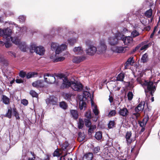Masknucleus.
<instances>
[{
	"instance_id": "f257e3e1",
	"label": "nucleus",
	"mask_w": 160,
	"mask_h": 160,
	"mask_svg": "<svg viewBox=\"0 0 160 160\" xmlns=\"http://www.w3.org/2000/svg\"><path fill=\"white\" fill-rule=\"evenodd\" d=\"M137 80L142 85L144 88L147 97H149L150 95L153 96V94L156 90L157 86L155 83L149 80H145L144 82H142L139 77L137 78Z\"/></svg>"
},
{
	"instance_id": "f03ea898",
	"label": "nucleus",
	"mask_w": 160,
	"mask_h": 160,
	"mask_svg": "<svg viewBox=\"0 0 160 160\" xmlns=\"http://www.w3.org/2000/svg\"><path fill=\"white\" fill-rule=\"evenodd\" d=\"M60 79L62 80L63 82L61 86V88L71 87L72 89L76 91H80L82 88V85L79 82H75L74 81L69 80L66 78H61V75L59 76Z\"/></svg>"
},
{
	"instance_id": "7ed1b4c3",
	"label": "nucleus",
	"mask_w": 160,
	"mask_h": 160,
	"mask_svg": "<svg viewBox=\"0 0 160 160\" xmlns=\"http://www.w3.org/2000/svg\"><path fill=\"white\" fill-rule=\"evenodd\" d=\"M87 46L88 48L86 49V52L88 55H94L97 51L99 54L103 53L104 52L107 48L104 40L101 41L98 47L97 50L96 47L92 45H87Z\"/></svg>"
},
{
	"instance_id": "20e7f679",
	"label": "nucleus",
	"mask_w": 160,
	"mask_h": 160,
	"mask_svg": "<svg viewBox=\"0 0 160 160\" xmlns=\"http://www.w3.org/2000/svg\"><path fill=\"white\" fill-rule=\"evenodd\" d=\"M52 74H49V73H46L44 75V80L45 82L49 84H52L54 83L56 81V79L55 76L57 77L58 79H60V81H62L60 78L59 75H61V78H64L63 77V75L62 74H58L57 75H55Z\"/></svg>"
},
{
	"instance_id": "39448f33",
	"label": "nucleus",
	"mask_w": 160,
	"mask_h": 160,
	"mask_svg": "<svg viewBox=\"0 0 160 160\" xmlns=\"http://www.w3.org/2000/svg\"><path fill=\"white\" fill-rule=\"evenodd\" d=\"M30 51L31 52H36L40 55H43L45 50L44 48L42 46L37 47L34 44H32L30 48Z\"/></svg>"
},
{
	"instance_id": "423d86ee",
	"label": "nucleus",
	"mask_w": 160,
	"mask_h": 160,
	"mask_svg": "<svg viewBox=\"0 0 160 160\" xmlns=\"http://www.w3.org/2000/svg\"><path fill=\"white\" fill-rule=\"evenodd\" d=\"M88 98H91V94L88 91H85L83 92V96L82 100H80L79 103V108L81 110L83 109V108L85 109L86 107V101Z\"/></svg>"
},
{
	"instance_id": "0eeeda50",
	"label": "nucleus",
	"mask_w": 160,
	"mask_h": 160,
	"mask_svg": "<svg viewBox=\"0 0 160 160\" xmlns=\"http://www.w3.org/2000/svg\"><path fill=\"white\" fill-rule=\"evenodd\" d=\"M123 36V35L120 32H118L116 34L115 37L109 38L108 39V42L111 45H115L118 43V40L122 39Z\"/></svg>"
},
{
	"instance_id": "6e6552de",
	"label": "nucleus",
	"mask_w": 160,
	"mask_h": 160,
	"mask_svg": "<svg viewBox=\"0 0 160 160\" xmlns=\"http://www.w3.org/2000/svg\"><path fill=\"white\" fill-rule=\"evenodd\" d=\"M12 33L11 30L8 28L2 30L0 28V36H3V38L7 40L9 39V40H10Z\"/></svg>"
},
{
	"instance_id": "1a4fd4ad",
	"label": "nucleus",
	"mask_w": 160,
	"mask_h": 160,
	"mask_svg": "<svg viewBox=\"0 0 160 160\" xmlns=\"http://www.w3.org/2000/svg\"><path fill=\"white\" fill-rule=\"evenodd\" d=\"M4 40H5V42H6L5 43L4 45H5V47L6 48H9L11 46V44L10 42L11 41L16 45L18 44L20 42L18 38L17 37L12 38L11 36L10 40H9V39L7 40L5 38H4Z\"/></svg>"
},
{
	"instance_id": "9d476101",
	"label": "nucleus",
	"mask_w": 160,
	"mask_h": 160,
	"mask_svg": "<svg viewBox=\"0 0 160 160\" xmlns=\"http://www.w3.org/2000/svg\"><path fill=\"white\" fill-rule=\"evenodd\" d=\"M124 36L122 37V39L125 44L129 45L132 43L133 42V38L131 37L127 36L123 37Z\"/></svg>"
},
{
	"instance_id": "9b49d317",
	"label": "nucleus",
	"mask_w": 160,
	"mask_h": 160,
	"mask_svg": "<svg viewBox=\"0 0 160 160\" xmlns=\"http://www.w3.org/2000/svg\"><path fill=\"white\" fill-rule=\"evenodd\" d=\"M9 24H10L9 22ZM10 24L14 25V26L13 28V29H16L18 31V32H21L24 33L26 31L27 28L26 27H24L21 28L20 27H18L17 25L15 24H14V22H11L10 23Z\"/></svg>"
},
{
	"instance_id": "f8f14e48",
	"label": "nucleus",
	"mask_w": 160,
	"mask_h": 160,
	"mask_svg": "<svg viewBox=\"0 0 160 160\" xmlns=\"http://www.w3.org/2000/svg\"><path fill=\"white\" fill-rule=\"evenodd\" d=\"M118 114L120 116L126 117L128 115L129 112L126 108H123L120 109L118 112Z\"/></svg>"
},
{
	"instance_id": "ddd939ff",
	"label": "nucleus",
	"mask_w": 160,
	"mask_h": 160,
	"mask_svg": "<svg viewBox=\"0 0 160 160\" xmlns=\"http://www.w3.org/2000/svg\"><path fill=\"white\" fill-rule=\"evenodd\" d=\"M125 47H114L112 48V50L114 52L118 53H121L124 52Z\"/></svg>"
},
{
	"instance_id": "4468645a",
	"label": "nucleus",
	"mask_w": 160,
	"mask_h": 160,
	"mask_svg": "<svg viewBox=\"0 0 160 160\" xmlns=\"http://www.w3.org/2000/svg\"><path fill=\"white\" fill-rule=\"evenodd\" d=\"M20 42L17 45H18L21 51L23 52H25L27 48V46L25 42H21L20 39H19Z\"/></svg>"
},
{
	"instance_id": "2eb2a0df",
	"label": "nucleus",
	"mask_w": 160,
	"mask_h": 160,
	"mask_svg": "<svg viewBox=\"0 0 160 160\" xmlns=\"http://www.w3.org/2000/svg\"><path fill=\"white\" fill-rule=\"evenodd\" d=\"M91 105L92 111L95 115L97 116L99 114V112L97 106L94 103L92 100H91Z\"/></svg>"
},
{
	"instance_id": "dca6fc26",
	"label": "nucleus",
	"mask_w": 160,
	"mask_h": 160,
	"mask_svg": "<svg viewBox=\"0 0 160 160\" xmlns=\"http://www.w3.org/2000/svg\"><path fill=\"white\" fill-rule=\"evenodd\" d=\"M144 102H141L139 104L138 106L135 108V111L139 112L142 111L144 109Z\"/></svg>"
},
{
	"instance_id": "f3484780",
	"label": "nucleus",
	"mask_w": 160,
	"mask_h": 160,
	"mask_svg": "<svg viewBox=\"0 0 160 160\" xmlns=\"http://www.w3.org/2000/svg\"><path fill=\"white\" fill-rule=\"evenodd\" d=\"M59 45L58 43L52 42L51 44V47L52 50L56 51V53L58 54L60 53V51L58 50Z\"/></svg>"
},
{
	"instance_id": "a211bd4d",
	"label": "nucleus",
	"mask_w": 160,
	"mask_h": 160,
	"mask_svg": "<svg viewBox=\"0 0 160 160\" xmlns=\"http://www.w3.org/2000/svg\"><path fill=\"white\" fill-rule=\"evenodd\" d=\"M93 157V154L91 152H88L85 154L82 158V160H92Z\"/></svg>"
},
{
	"instance_id": "6ab92c4d",
	"label": "nucleus",
	"mask_w": 160,
	"mask_h": 160,
	"mask_svg": "<svg viewBox=\"0 0 160 160\" xmlns=\"http://www.w3.org/2000/svg\"><path fill=\"white\" fill-rule=\"evenodd\" d=\"M43 81L41 80H38L32 83V85L36 87H42L44 86L43 84Z\"/></svg>"
},
{
	"instance_id": "aec40b11",
	"label": "nucleus",
	"mask_w": 160,
	"mask_h": 160,
	"mask_svg": "<svg viewBox=\"0 0 160 160\" xmlns=\"http://www.w3.org/2000/svg\"><path fill=\"white\" fill-rule=\"evenodd\" d=\"M46 102L48 105L49 104L52 105H56L57 103V99L55 97H54L53 98H50L49 99H47Z\"/></svg>"
},
{
	"instance_id": "412c9836",
	"label": "nucleus",
	"mask_w": 160,
	"mask_h": 160,
	"mask_svg": "<svg viewBox=\"0 0 160 160\" xmlns=\"http://www.w3.org/2000/svg\"><path fill=\"white\" fill-rule=\"evenodd\" d=\"M131 135L132 133L130 132H128L126 133L125 138L126 141L128 144H130L132 141V139L131 138Z\"/></svg>"
},
{
	"instance_id": "4be33fe9",
	"label": "nucleus",
	"mask_w": 160,
	"mask_h": 160,
	"mask_svg": "<svg viewBox=\"0 0 160 160\" xmlns=\"http://www.w3.org/2000/svg\"><path fill=\"white\" fill-rule=\"evenodd\" d=\"M134 60H133V57H131L129 58L127 60V61L125 63V68L126 69L127 68V67L129 65H132L134 62Z\"/></svg>"
},
{
	"instance_id": "5701e85b",
	"label": "nucleus",
	"mask_w": 160,
	"mask_h": 160,
	"mask_svg": "<svg viewBox=\"0 0 160 160\" xmlns=\"http://www.w3.org/2000/svg\"><path fill=\"white\" fill-rule=\"evenodd\" d=\"M73 51L77 54H80L82 53L83 51L81 47H75Z\"/></svg>"
},
{
	"instance_id": "b1692460",
	"label": "nucleus",
	"mask_w": 160,
	"mask_h": 160,
	"mask_svg": "<svg viewBox=\"0 0 160 160\" xmlns=\"http://www.w3.org/2000/svg\"><path fill=\"white\" fill-rule=\"evenodd\" d=\"M84 59V58L80 57H75L73 58L72 61L73 62L78 63L83 61Z\"/></svg>"
},
{
	"instance_id": "393cba45",
	"label": "nucleus",
	"mask_w": 160,
	"mask_h": 160,
	"mask_svg": "<svg viewBox=\"0 0 160 160\" xmlns=\"http://www.w3.org/2000/svg\"><path fill=\"white\" fill-rule=\"evenodd\" d=\"M70 113L72 117L75 119L78 118V111L74 110H72L70 111Z\"/></svg>"
},
{
	"instance_id": "a878e982",
	"label": "nucleus",
	"mask_w": 160,
	"mask_h": 160,
	"mask_svg": "<svg viewBox=\"0 0 160 160\" xmlns=\"http://www.w3.org/2000/svg\"><path fill=\"white\" fill-rule=\"evenodd\" d=\"M148 60V55L147 53L144 54L141 58V62L143 63L147 62Z\"/></svg>"
},
{
	"instance_id": "bb28decb",
	"label": "nucleus",
	"mask_w": 160,
	"mask_h": 160,
	"mask_svg": "<svg viewBox=\"0 0 160 160\" xmlns=\"http://www.w3.org/2000/svg\"><path fill=\"white\" fill-rule=\"evenodd\" d=\"M138 112L133 111L132 113V117L133 119H137L140 116V113Z\"/></svg>"
},
{
	"instance_id": "cd10ccee",
	"label": "nucleus",
	"mask_w": 160,
	"mask_h": 160,
	"mask_svg": "<svg viewBox=\"0 0 160 160\" xmlns=\"http://www.w3.org/2000/svg\"><path fill=\"white\" fill-rule=\"evenodd\" d=\"M88 131V133L89 135H91L93 132L94 130L96 128V126L94 125H92L89 127Z\"/></svg>"
},
{
	"instance_id": "c85d7f7f",
	"label": "nucleus",
	"mask_w": 160,
	"mask_h": 160,
	"mask_svg": "<svg viewBox=\"0 0 160 160\" xmlns=\"http://www.w3.org/2000/svg\"><path fill=\"white\" fill-rule=\"evenodd\" d=\"M2 102L6 104H8L9 102V99L5 96L3 95L2 98Z\"/></svg>"
},
{
	"instance_id": "c756f323",
	"label": "nucleus",
	"mask_w": 160,
	"mask_h": 160,
	"mask_svg": "<svg viewBox=\"0 0 160 160\" xmlns=\"http://www.w3.org/2000/svg\"><path fill=\"white\" fill-rule=\"evenodd\" d=\"M77 39L76 38H71L68 39V42L71 45H73L75 43Z\"/></svg>"
},
{
	"instance_id": "7c9ffc66",
	"label": "nucleus",
	"mask_w": 160,
	"mask_h": 160,
	"mask_svg": "<svg viewBox=\"0 0 160 160\" xmlns=\"http://www.w3.org/2000/svg\"><path fill=\"white\" fill-rule=\"evenodd\" d=\"M152 44V42H150L148 44H145L140 48V50L142 51L143 50H145L146 49H147L149 46H151Z\"/></svg>"
},
{
	"instance_id": "2f4dec72",
	"label": "nucleus",
	"mask_w": 160,
	"mask_h": 160,
	"mask_svg": "<svg viewBox=\"0 0 160 160\" xmlns=\"http://www.w3.org/2000/svg\"><path fill=\"white\" fill-rule=\"evenodd\" d=\"M145 15L148 18H150L152 14V10L150 9L147 11L145 12Z\"/></svg>"
},
{
	"instance_id": "473e14b6",
	"label": "nucleus",
	"mask_w": 160,
	"mask_h": 160,
	"mask_svg": "<svg viewBox=\"0 0 160 160\" xmlns=\"http://www.w3.org/2000/svg\"><path fill=\"white\" fill-rule=\"evenodd\" d=\"M124 78V75L123 73H120L119 74L117 77V80L118 81H122Z\"/></svg>"
},
{
	"instance_id": "72a5a7b5",
	"label": "nucleus",
	"mask_w": 160,
	"mask_h": 160,
	"mask_svg": "<svg viewBox=\"0 0 160 160\" xmlns=\"http://www.w3.org/2000/svg\"><path fill=\"white\" fill-rule=\"evenodd\" d=\"M67 48V46L65 44H62L61 45L58 46V50L60 51V52L66 49Z\"/></svg>"
},
{
	"instance_id": "f704fd0d",
	"label": "nucleus",
	"mask_w": 160,
	"mask_h": 160,
	"mask_svg": "<svg viewBox=\"0 0 160 160\" xmlns=\"http://www.w3.org/2000/svg\"><path fill=\"white\" fill-rule=\"evenodd\" d=\"M37 73L35 72H29L27 73V74H26V78L28 79L30 78H31L32 77H34L35 75H37Z\"/></svg>"
},
{
	"instance_id": "c9c22d12",
	"label": "nucleus",
	"mask_w": 160,
	"mask_h": 160,
	"mask_svg": "<svg viewBox=\"0 0 160 160\" xmlns=\"http://www.w3.org/2000/svg\"><path fill=\"white\" fill-rule=\"evenodd\" d=\"M102 133L101 132H98L96 133L95 135V137L96 139L100 140L102 138Z\"/></svg>"
},
{
	"instance_id": "e433bc0d",
	"label": "nucleus",
	"mask_w": 160,
	"mask_h": 160,
	"mask_svg": "<svg viewBox=\"0 0 160 160\" xmlns=\"http://www.w3.org/2000/svg\"><path fill=\"white\" fill-rule=\"evenodd\" d=\"M84 122L82 119H79V122L78 123V128L79 129L82 128L84 126Z\"/></svg>"
},
{
	"instance_id": "4c0bfd02",
	"label": "nucleus",
	"mask_w": 160,
	"mask_h": 160,
	"mask_svg": "<svg viewBox=\"0 0 160 160\" xmlns=\"http://www.w3.org/2000/svg\"><path fill=\"white\" fill-rule=\"evenodd\" d=\"M60 106L61 108L64 109H66L68 107L67 104L64 102H60Z\"/></svg>"
},
{
	"instance_id": "58836bf2",
	"label": "nucleus",
	"mask_w": 160,
	"mask_h": 160,
	"mask_svg": "<svg viewBox=\"0 0 160 160\" xmlns=\"http://www.w3.org/2000/svg\"><path fill=\"white\" fill-rule=\"evenodd\" d=\"M12 109L11 108H10L8 109V112L6 114V117L9 118H10L12 116Z\"/></svg>"
},
{
	"instance_id": "ea45409f",
	"label": "nucleus",
	"mask_w": 160,
	"mask_h": 160,
	"mask_svg": "<svg viewBox=\"0 0 160 160\" xmlns=\"http://www.w3.org/2000/svg\"><path fill=\"white\" fill-rule=\"evenodd\" d=\"M84 122L85 125L88 127H89L91 125V122L88 119H85Z\"/></svg>"
},
{
	"instance_id": "a19ab883",
	"label": "nucleus",
	"mask_w": 160,
	"mask_h": 160,
	"mask_svg": "<svg viewBox=\"0 0 160 160\" xmlns=\"http://www.w3.org/2000/svg\"><path fill=\"white\" fill-rule=\"evenodd\" d=\"M65 59V58L63 57H61L57 58L55 59H53L54 62H61L64 60Z\"/></svg>"
},
{
	"instance_id": "79ce46f5",
	"label": "nucleus",
	"mask_w": 160,
	"mask_h": 160,
	"mask_svg": "<svg viewBox=\"0 0 160 160\" xmlns=\"http://www.w3.org/2000/svg\"><path fill=\"white\" fill-rule=\"evenodd\" d=\"M139 35V32L136 30L133 31L131 33V36L133 38Z\"/></svg>"
},
{
	"instance_id": "37998d69",
	"label": "nucleus",
	"mask_w": 160,
	"mask_h": 160,
	"mask_svg": "<svg viewBox=\"0 0 160 160\" xmlns=\"http://www.w3.org/2000/svg\"><path fill=\"white\" fill-rule=\"evenodd\" d=\"M30 94L32 97H37L38 96V94L34 91L32 90L30 91Z\"/></svg>"
},
{
	"instance_id": "c03bdc74",
	"label": "nucleus",
	"mask_w": 160,
	"mask_h": 160,
	"mask_svg": "<svg viewBox=\"0 0 160 160\" xmlns=\"http://www.w3.org/2000/svg\"><path fill=\"white\" fill-rule=\"evenodd\" d=\"M128 100L129 101L131 100L133 97V94L132 92H129L127 95Z\"/></svg>"
},
{
	"instance_id": "a18cd8bd",
	"label": "nucleus",
	"mask_w": 160,
	"mask_h": 160,
	"mask_svg": "<svg viewBox=\"0 0 160 160\" xmlns=\"http://www.w3.org/2000/svg\"><path fill=\"white\" fill-rule=\"evenodd\" d=\"M115 125V122L113 121H110L108 124V127L109 128H112Z\"/></svg>"
},
{
	"instance_id": "49530a36",
	"label": "nucleus",
	"mask_w": 160,
	"mask_h": 160,
	"mask_svg": "<svg viewBox=\"0 0 160 160\" xmlns=\"http://www.w3.org/2000/svg\"><path fill=\"white\" fill-rule=\"evenodd\" d=\"M68 143L67 141H65L62 145V149L65 150L68 145Z\"/></svg>"
},
{
	"instance_id": "de8ad7c7",
	"label": "nucleus",
	"mask_w": 160,
	"mask_h": 160,
	"mask_svg": "<svg viewBox=\"0 0 160 160\" xmlns=\"http://www.w3.org/2000/svg\"><path fill=\"white\" fill-rule=\"evenodd\" d=\"M116 114V111L115 110H112L109 112L108 114V116L110 117L114 116Z\"/></svg>"
},
{
	"instance_id": "09e8293b",
	"label": "nucleus",
	"mask_w": 160,
	"mask_h": 160,
	"mask_svg": "<svg viewBox=\"0 0 160 160\" xmlns=\"http://www.w3.org/2000/svg\"><path fill=\"white\" fill-rule=\"evenodd\" d=\"M100 148L99 147H97L93 148V151L94 153H97L99 151Z\"/></svg>"
},
{
	"instance_id": "8fccbe9b",
	"label": "nucleus",
	"mask_w": 160,
	"mask_h": 160,
	"mask_svg": "<svg viewBox=\"0 0 160 160\" xmlns=\"http://www.w3.org/2000/svg\"><path fill=\"white\" fill-rule=\"evenodd\" d=\"M26 75V73L25 72L21 71L19 73V76L21 78H23Z\"/></svg>"
},
{
	"instance_id": "3c124183",
	"label": "nucleus",
	"mask_w": 160,
	"mask_h": 160,
	"mask_svg": "<svg viewBox=\"0 0 160 160\" xmlns=\"http://www.w3.org/2000/svg\"><path fill=\"white\" fill-rule=\"evenodd\" d=\"M18 19L20 22H23L25 20V17L23 16H21L19 17Z\"/></svg>"
},
{
	"instance_id": "603ef678",
	"label": "nucleus",
	"mask_w": 160,
	"mask_h": 160,
	"mask_svg": "<svg viewBox=\"0 0 160 160\" xmlns=\"http://www.w3.org/2000/svg\"><path fill=\"white\" fill-rule=\"evenodd\" d=\"M21 103L25 106H27L28 104V101L25 99H23L21 101Z\"/></svg>"
},
{
	"instance_id": "864d4df0",
	"label": "nucleus",
	"mask_w": 160,
	"mask_h": 160,
	"mask_svg": "<svg viewBox=\"0 0 160 160\" xmlns=\"http://www.w3.org/2000/svg\"><path fill=\"white\" fill-rule=\"evenodd\" d=\"M61 153L58 151L56 150L54 151L53 153V155L54 156L59 157Z\"/></svg>"
},
{
	"instance_id": "5fc2aeb1",
	"label": "nucleus",
	"mask_w": 160,
	"mask_h": 160,
	"mask_svg": "<svg viewBox=\"0 0 160 160\" xmlns=\"http://www.w3.org/2000/svg\"><path fill=\"white\" fill-rule=\"evenodd\" d=\"M13 113L16 119H19V116L18 113L14 109L13 110Z\"/></svg>"
},
{
	"instance_id": "6e6d98bb",
	"label": "nucleus",
	"mask_w": 160,
	"mask_h": 160,
	"mask_svg": "<svg viewBox=\"0 0 160 160\" xmlns=\"http://www.w3.org/2000/svg\"><path fill=\"white\" fill-rule=\"evenodd\" d=\"M85 116L88 118H90L91 117V113L90 112H87L85 114Z\"/></svg>"
},
{
	"instance_id": "4d7b16f0",
	"label": "nucleus",
	"mask_w": 160,
	"mask_h": 160,
	"mask_svg": "<svg viewBox=\"0 0 160 160\" xmlns=\"http://www.w3.org/2000/svg\"><path fill=\"white\" fill-rule=\"evenodd\" d=\"M8 53L9 55L12 56H13L14 57H16L15 53L11 51H9L8 52Z\"/></svg>"
},
{
	"instance_id": "13d9d810",
	"label": "nucleus",
	"mask_w": 160,
	"mask_h": 160,
	"mask_svg": "<svg viewBox=\"0 0 160 160\" xmlns=\"http://www.w3.org/2000/svg\"><path fill=\"white\" fill-rule=\"evenodd\" d=\"M149 119V117L148 116L145 117L143 119V123H146Z\"/></svg>"
},
{
	"instance_id": "bf43d9fd",
	"label": "nucleus",
	"mask_w": 160,
	"mask_h": 160,
	"mask_svg": "<svg viewBox=\"0 0 160 160\" xmlns=\"http://www.w3.org/2000/svg\"><path fill=\"white\" fill-rule=\"evenodd\" d=\"M31 154L32 155L33 157V158H29L28 159V160H35V156L34 153L32 152H31Z\"/></svg>"
},
{
	"instance_id": "052dcab7",
	"label": "nucleus",
	"mask_w": 160,
	"mask_h": 160,
	"mask_svg": "<svg viewBox=\"0 0 160 160\" xmlns=\"http://www.w3.org/2000/svg\"><path fill=\"white\" fill-rule=\"evenodd\" d=\"M16 82L18 83H22L23 82V81L21 79H17L16 80Z\"/></svg>"
},
{
	"instance_id": "680f3d73",
	"label": "nucleus",
	"mask_w": 160,
	"mask_h": 160,
	"mask_svg": "<svg viewBox=\"0 0 160 160\" xmlns=\"http://www.w3.org/2000/svg\"><path fill=\"white\" fill-rule=\"evenodd\" d=\"M49 156L48 155H45L44 158L43 160H49Z\"/></svg>"
},
{
	"instance_id": "e2e57ef3",
	"label": "nucleus",
	"mask_w": 160,
	"mask_h": 160,
	"mask_svg": "<svg viewBox=\"0 0 160 160\" xmlns=\"http://www.w3.org/2000/svg\"><path fill=\"white\" fill-rule=\"evenodd\" d=\"M71 96L70 94H66L65 98L66 99H68Z\"/></svg>"
},
{
	"instance_id": "0e129e2a",
	"label": "nucleus",
	"mask_w": 160,
	"mask_h": 160,
	"mask_svg": "<svg viewBox=\"0 0 160 160\" xmlns=\"http://www.w3.org/2000/svg\"><path fill=\"white\" fill-rule=\"evenodd\" d=\"M62 159L63 160H68V158L66 156V155H64L62 157Z\"/></svg>"
},
{
	"instance_id": "69168bd1",
	"label": "nucleus",
	"mask_w": 160,
	"mask_h": 160,
	"mask_svg": "<svg viewBox=\"0 0 160 160\" xmlns=\"http://www.w3.org/2000/svg\"><path fill=\"white\" fill-rule=\"evenodd\" d=\"M140 46L139 45H138V46H137L136 48H135L133 49V51L134 52H135V51H136L137 50H138L140 48Z\"/></svg>"
},
{
	"instance_id": "338daca9",
	"label": "nucleus",
	"mask_w": 160,
	"mask_h": 160,
	"mask_svg": "<svg viewBox=\"0 0 160 160\" xmlns=\"http://www.w3.org/2000/svg\"><path fill=\"white\" fill-rule=\"evenodd\" d=\"M139 124L140 126L142 127H143L145 125V123H143V121L142 122L139 123Z\"/></svg>"
},
{
	"instance_id": "774afa93",
	"label": "nucleus",
	"mask_w": 160,
	"mask_h": 160,
	"mask_svg": "<svg viewBox=\"0 0 160 160\" xmlns=\"http://www.w3.org/2000/svg\"><path fill=\"white\" fill-rule=\"evenodd\" d=\"M109 99L110 102L111 103H112V102L113 101V98H112V97H110Z\"/></svg>"
}]
</instances>
